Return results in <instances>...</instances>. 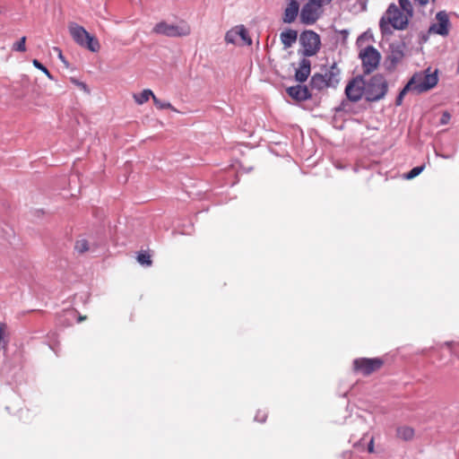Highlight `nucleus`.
<instances>
[{"mask_svg": "<svg viewBox=\"0 0 459 459\" xmlns=\"http://www.w3.org/2000/svg\"><path fill=\"white\" fill-rule=\"evenodd\" d=\"M409 16L399 7L391 4L379 22V27L383 33L390 32V26L395 30H403L409 23Z\"/></svg>", "mask_w": 459, "mask_h": 459, "instance_id": "obj_1", "label": "nucleus"}, {"mask_svg": "<svg viewBox=\"0 0 459 459\" xmlns=\"http://www.w3.org/2000/svg\"><path fill=\"white\" fill-rule=\"evenodd\" d=\"M341 71L336 64H333L324 73L315 74L310 81L313 89L321 91L326 88H336L340 82Z\"/></svg>", "mask_w": 459, "mask_h": 459, "instance_id": "obj_2", "label": "nucleus"}, {"mask_svg": "<svg viewBox=\"0 0 459 459\" xmlns=\"http://www.w3.org/2000/svg\"><path fill=\"white\" fill-rule=\"evenodd\" d=\"M438 82L437 71L431 72L430 68L416 73L408 82L415 93H422L434 88Z\"/></svg>", "mask_w": 459, "mask_h": 459, "instance_id": "obj_3", "label": "nucleus"}, {"mask_svg": "<svg viewBox=\"0 0 459 459\" xmlns=\"http://www.w3.org/2000/svg\"><path fill=\"white\" fill-rule=\"evenodd\" d=\"M68 30L73 39L81 47L89 49L91 52H98L100 48L99 40L91 36L82 26L70 22Z\"/></svg>", "mask_w": 459, "mask_h": 459, "instance_id": "obj_4", "label": "nucleus"}, {"mask_svg": "<svg viewBox=\"0 0 459 459\" xmlns=\"http://www.w3.org/2000/svg\"><path fill=\"white\" fill-rule=\"evenodd\" d=\"M388 89L385 78L382 74H375L365 82V97L368 101L382 100Z\"/></svg>", "mask_w": 459, "mask_h": 459, "instance_id": "obj_5", "label": "nucleus"}, {"mask_svg": "<svg viewBox=\"0 0 459 459\" xmlns=\"http://www.w3.org/2000/svg\"><path fill=\"white\" fill-rule=\"evenodd\" d=\"M190 26L185 22H180L178 24H174L161 21L158 22L152 29V33L154 34L171 38L187 36L190 34Z\"/></svg>", "mask_w": 459, "mask_h": 459, "instance_id": "obj_6", "label": "nucleus"}, {"mask_svg": "<svg viewBox=\"0 0 459 459\" xmlns=\"http://www.w3.org/2000/svg\"><path fill=\"white\" fill-rule=\"evenodd\" d=\"M362 62V67L366 74H370L376 70L380 63V53L373 47L368 46L360 50L359 54Z\"/></svg>", "mask_w": 459, "mask_h": 459, "instance_id": "obj_7", "label": "nucleus"}, {"mask_svg": "<svg viewBox=\"0 0 459 459\" xmlns=\"http://www.w3.org/2000/svg\"><path fill=\"white\" fill-rule=\"evenodd\" d=\"M299 40L303 47V55L305 56H315L320 49V37L313 30L302 32Z\"/></svg>", "mask_w": 459, "mask_h": 459, "instance_id": "obj_8", "label": "nucleus"}, {"mask_svg": "<svg viewBox=\"0 0 459 459\" xmlns=\"http://www.w3.org/2000/svg\"><path fill=\"white\" fill-rule=\"evenodd\" d=\"M325 4L317 3L316 1L308 0V2L303 5L300 11V22L307 25L314 24L322 13V7Z\"/></svg>", "mask_w": 459, "mask_h": 459, "instance_id": "obj_9", "label": "nucleus"}, {"mask_svg": "<svg viewBox=\"0 0 459 459\" xmlns=\"http://www.w3.org/2000/svg\"><path fill=\"white\" fill-rule=\"evenodd\" d=\"M450 27L451 23L447 13L440 11L436 14L435 21L429 26V32L446 37L449 34Z\"/></svg>", "mask_w": 459, "mask_h": 459, "instance_id": "obj_10", "label": "nucleus"}, {"mask_svg": "<svg viewBox=\"0 0 459 459\" xmlns=\"http://www.w3.org/2000/svg\"><path fill=\"white\" fill-rule=\"evenodd\" d=\"M382 365L383 360L379 358H360L353 361L354 369L364 376L370 375L374 371L379 369Z\"/></svg>", "mask_w": 459, "mask_h": 459, "instance_id": "obj_11", "label": "nucleus"}, {"mask_svg": "<svg viewBox=\"0 0 459 459\" xmlns=\"http://www.w3.org/2000/svg\"><path fill=\"white\" fill-rule=\"evenodd\" d=\"M345 94L351 101H359L365 95V82L361 78H354L347 84Z\"/></svg>", "mask_w": 459, "mask_h": 459, "instance_id": "obj_12", "label": "nucleus"}, {"mask_svg": "<svg viewBox=\"0 0 459 459\" xmlns=\"http://www.w3.org/2000/svg\"><path fill=\"white\" fill-rule=\"evenodd\" d=\"M299 4L298 1L297 0H289L287 7L285 8V11H284L283 22L285 23L293 22L299 14Z\"/></svg>", "mask_w": 459, "mask_h": 459, "instance_id": "obj_13", "label": "nucleus"}, {"mask_svg": "<svg viewBox=\"0 0 459 459\" xmlns=\"http://www.w3.org/2000/svg\"><path fill=\"white\" fill-rule=\"evenodd\" d=\"M288 94L296 100H306L310 98L308 89L303 85L291 86L287 89Z\"/></svg>", "mask_w": 459, "mask_h": 459, "instance_id": "obj_14", "label": "nucleus"}, {"mask_svg": "<svg viewBox=\"0 0 459 459\" xmlns=\"http://www.w3.org/2000/svg\"><path fill=\"white\" fill-rule=\"evenodd\" d=\"M310 74V61L307 59H302L299 63V68L296 70L295 78L299 82L307 81Z\"/></svg>", "mask_w": 459, "mask_h": 459, "instance_id": "obj_15", "label": "nucleus"}, {"mask_svg": "<svg viewBox=\"0 0 459 459\" xmlns=\"http://www.w3.org/2000/svg\"><path fill=\"white\" fill-rule=\"evenodd\" d=\"M280 39L283 44L284 49H287L292 47V45L297 41L298 32L291 29L283 30L280 34Z\"/></svg>", "mask_w": 459, "mask_h": 459, "instance_id": "obj_16", "label": "nucleus"}, {"mask_svg": "<svg viewBox=\"0 0 459 459\" xmlns=\"http://www.w3.org/2000/svg\"><path fill=\"white\" fill-rule=\"evenodd\" d=\"M403 57V51L401 46L399 45H391L390 46V51L387 56L388 61L393 65H395L398 64Z\"/></svg>", "mask_w": 459, "mask_h": 459, "instance_id": "obj_17", "label": "nucleus"}, {"mask_svg": "<svg viewBox=\"0 0 459 459\" xmlns=\"http://www.w3.org/2000/svg\"><path fill=\"white\" fill-rule=\"evenodd\" d=\"M154 96L155 95L153 94L152 91L146 89L143 90L141 93H134L133 98L138 105H143V103L147 102L150 98L153 100Z\"/></svg>", "mask_w": 459, "mask_h": 459, "instance_id": "obj_18", "label": "nucleus"}, {"mask_svg": "<svg viewBox=\"0 0 459 459\" xmlns=\"http://www.w3.org/2000/svg\"><path fill=\"white\" fill-rule=\"evenodd\" d=\"M414 435V430L410 427H400L397 429V436L403 440H410Z\"/></svg>", "mask_w": 459, "mask_h": 459, "instance_id": "obj_19", "label": "nucleus"}, {"mask_svg": "<svg viewBox=\"0 0 459 459\" xmlns=\"http://www.w3.org/2000/svg\"><path fill=\"white\" fill-rule=\"evenodd\" d=\"M238 39V31L237 30V26L233 27L230 30H228L225 34V42L227 44H233L235 45L237 43V40Z\"/></svg>", "mask_w": 459, "mask_h": 459, "instance_id": "obj_20", "label": "nucleus"}, {"mask_svg": "<svg viewBox=\"0 0 459 459\" xmlns=\"http://www.w3.org/2000/svg\"><path fill=\"white\" fill-rule=\"evenodd\" d=\"M237 30L238 31V38H240L243 40V42L245 44H247V46H251L252 39L248 36L247 30L245 28V26L244 25H237Z\"/></svg>", "mask_w": 459, "mask_h": 459, "instance_id": "obj_21", "label": "nucleus"}, {"mask_svg": "<svg viewBox=\"0 0 459 459\" xmlns=\"http://www.w3.org/2000/svg\"><path fill=\"white\" fill-rule=\"evenodd\" d=\"M399 5L402 11L411 19L413 15V7L410 0H399Z\"/></svg>", "mask_w": 459, "mask_h": 459, "instance_id": "obj_22", "label": "nucleus"}, {"mask_svg": "<svg viewBox=\"0 0 459 459\" xmlns=\"http://www.w3.org/2000/svg\"><path fill=\"white\" fill-rule=\"evenodd\" d=\"M152 100L156 108L160 109L171 108L173 111H177V109L173 108L169 102L162 101L156 98V96H154Z\"/></svg>", "mask_w": 459, "mask_h": 459, "instance_id": "obj_23", "label": "nucleus"}, {"mask_svg": "<svg viewBox=\"0 0 459 459\" xmlns=\"http://www.w3.org/2000/svg\"><path fill=\"white\" fill-rule=\"evenodd\" d=\"M137 261L139 264L144 266H150L152 264L151 256L147 253L139 254L137 256Z\"/></svg>", "mask_w": 459, "mask_h": 459, "instance_id": "obj_24", "label": "nucleus"}, {"mask_svg": "<svg viewBox=\"0 0 459 459\" xmlns=\"http://www.w3.org/2000/svg\"><path fill=\"white\" fill-rule=\"evenodd\" d=\"M26 37H22L21 39L17 42H15L13 45V50L18 51V52H25L26 51Z\"/></svg>", "mask_w": 459, "mask_h": 459, "instance_id": "obj_25", "label": "nucleus"}, {"mask_svg": "<svg viewBox=\"0 0 459 459\" xmlns=\"http://www.w3.org/2000/svg\"><path fill=\"white\" fill-rule=\"evenodd\" d=\"M424 169V167L423 166H418V167H415L413 168L412 169H411L406 175H405V178L406 179H412L414 178H416L417 176H419L422 170Z\"/></svg>", "mask_w": 459, "mask_h": 459, "instance_id": "obj_26", "label": "nucleus"}, {"mask_svg": "<svg viewBox=\"0 0 459 459\" xmlns=\"http://www.w3.org/2000/svg\"><path fill=\"white\" fill-rule=\"evenodd\" d=\"M409 91H412V90L411 87L407 83L396 98L395 103L397 106L402 105L404 95Z\"/></svg>", "mask_w": 459, "mask_h": 459, "instance_id": "obj_27", "label": "nucleus"}, {"mask_svg": "<svg viewBox=\"0 0 459 459\" xmlns=\"http://www.w3.org/2000/svg\"><path fill=\"white\" fill-rule=\"evenodd\" d=\"M74 248L79 253H83V252L87 251L89 248L87 240L80 239V240L76 241Z\"/></svg>", "mask_w": 459, "mask_h": 459, "instance_id": "obj_28", "label": "nucleus"}, {"mask_svg": "<svg viewBox=\"0 0 459 459\" xmlns=\"http://www.w3.org/2000/svg\"><path fill=\"white\" fill-rule=\"evenodd\" d=\"M32 64L36 68L41 70L49 79H52V75L49 71L39 61L34 59Z\"/></svg>", "mask_w": 459, "mask_h": 459, "instance_id": "obj_29", "label": "nucleus"}, {"mask_svg": "<svg viewBox=\"0 0 459 459\" xmlns=\"http://www.w3.org/2000/svg\"><path fill=\"white\" fill-rule=\"evenodd\" d=\"M4 328L5 325L0 324V350L4 348L6 342L4 341Z\"/></svg>", "mask_w": 459, "mask_h": 459, "instance_id": "obj_30", "label": "nucleus"}, {"mask_svg": "<svg viewBox=\"0 0 459 459\" xmlns=\"http://www.w3.org/2000/svg\"><path fill=\"white\" fill-rule=\"evenodd\" d=\"M451 116L448 112H444L440 118V124L446 125L450 121Z\"/></svg>", "mask_w": 459, "mask_h": 459, "instance_id": "obj_31", "label": "nucleus"}, {"mask_svg": "<svg viewBox=\"0 0 459 459\" xmlns=\"http://www.w3.org/2000/svg\"><path fill=\"white\" fill-rule=\"evenodd\" d=\"M255 420L259 422H264L266 420V413L257 411L256 415L255 416Z\"/></svg>", "mask_w": 459, "mask_h": 459, "instance_id": "obj_32", "label": "nucleus"}, {"mask_svg": "<svg viewBox=\"0 0 459 459\" xmlns=\"http://www.w3.org/2000/svg\"><path fill=\"white\" fill-rule=\"evenodd\" d=\"M368 451L369 453H373L374 452V439H373V437H371L370 440H369V443H368Z\"/></svg>", "mask_w": 459, "mask_h": 459, "instance_id": "obj_33", "label": "nucleus"}, {"mask_svg": "<svg viewBox=\"0 0 459 459\" xmlns=\"http://www.w3.org/2000/svg\"><path fill=\"white\" fill-rule=\"evenodd\" d=\"M73 82H74L76 85H78L79 87H81L82 89H83L84 91H87V86H86V84H85V83L81 82H78V81H76V80H73Z\"/></svg>", "mask_w": 459, "mask_h": 459, "instance_id": "obj_34", "label": "nucleus"}, {"mask_svg": "<svg viewBox=\"0 0 459 459\" xmlns=\"http://www.w3.org/2000/svg\"><path fill=\"white\" fill-rule=\"evenodd\" d=\"M57 56H58V58H59L60 60L65 61V58H64V56H63V54H62V51H61V50H58V55H57Z\"/></svg>", "mask_w": 459, "mask_h": 459, "instance_id": "obj_35", "label": "nucleus"}, {"mask_svg": "<svg viewBox=\"0 0 459 459\" xmlns=\"http://www.w3.org/2000/svg\"><path fill=\"white\" fill-rule=\"evenodd\" d=\"M53 49H54V51H55L56 53H57V54H58V50H61L59 48H54Z\"/></svg>", "mask_w": 459, "mask_h": 459, "instance_id": "obj_36", "label": "nucleus"}, {"mask_svg": "<svg viewBox=\"0 0 459 459\" xmlns=\"http://www.w3.org/2000/svg\"><path fill=\"white\" fill-rule=\"evenodd\" d=\"M84 319H85V317H84V316H80L78 321H79V322H82V321H83Z\"/></svg>", "mask_w": 459, "mask_h": 459, "instance_id": "obj_37", "label": "nucleus"}]
</instances>
